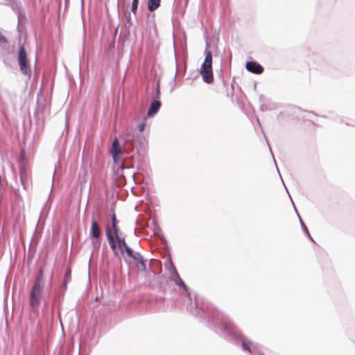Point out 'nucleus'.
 Instances as JSON below:
<instances>
[{
	"label": "nucleus",
	"mask_w": 355,
	"mask_h": 355,
	"mask_svg": "<svg viewBox=\"0 0 355 355\" xmlns=\"http://www.w3.org/2000/svg\"><path fill=\"white\" fill-rule=\"evenodd\" d=\"M220 328L230 338L240 342L244 352L250 355H264L261 345L244 336L230 319L225 318L220 322Z\"/></svg>",
	"instance_id": "1"
},
{
	"label": "nucleus",
	"mask_w": 355,
	"mask_h": 355,
	"mask_svg": "<svg viewBox=\"0 0 355 355\" xmlns=\"http://www.w3.org/2000/svg\"><path fill=\"white\" fill-rule=\"evenodd\" d=\"M44 286L43 274L40 270L35 278L30 294V304L33 309H37L40 304Z\"/></svg>",
	"instance_id": "2"
},
{
	"label": "nucleus",
	"mask_w": 355,
	"mask_h": 355,
	"mask_svg": "<svg viewBox=\"0 0 355 355\" xmlns=\"http://www.w3.org/2000/svg\"><path fill=\"white\" fill-rule=\"evenodd\" d=\"M200 73L205 83L210 84L213 82L212 54L209 51L205 52V58L200 67Z\"/></svg>",
	"instance_id": "3"
},
{
	"label": "nucleus",
	"mask_w": 355,
	"mask_h": 355,
	"mask_svg": "<svg viewBox=\"0 0 355 355\" xmlns=\"http://www.w3.org/2000/svg\"><path fill=\"white\" fill-rule=\"evenodd\" d=\"M17 61L21 72L30 77L31 75V69L29 65L27 53L23 44L19 45Z\"/></svg>",
	"instance_id": "4"
},
{
	"label": "nucleus",
	"mask_w": 355,
	"mask_h": 355,
	"mask_svg": "<svg viewBox=\"0 0 355 355\" xmlns=\"http://www.w3.org/2000/svg\"><path fill=\"white\" fill-rule=\"evenodd\" d=\"M127 258L132 259L135 261V265H136L137 268H138V270H141V271L146 270V265H145L143 257L141 256V254L140 253L135 252L132 250L131 255H126V257H125L126 261H128Z\"/></svg>",
	"instance_id": "5"
},
{
	"label": "nucleus",
	"mask_w": 355,
	"mask_h": 355,
	"mask_svg": "<svg viewBox=\"0 0 355 355\" xmlns=\"http://www.w3.org/2000/svg\"><path fill=\"white\" fill-rule=\"evenodd\" d=\"M110 152H111L112 158L114 162H116L119 158V157L121 155L122 150H121L119 141L117 138H115L113 140Z\"/></svg>",
	"instance_id": "6"
},
{
	"label": "nucleus",
	"mask_w": 355,
	"mask_h": 355,
	"mask_svg": "<svg viewBox=\"0 0 355 355\" xmlns=\"http://www.w3.org/2000/svg\"><path fill=\"white\" fill-rule=\"evenodd\" d=\"M246 69L255 74H261L263 71V67L257 62L249 61L245 64Z\"/></svg>",
	"instance_id": "7"
},
{
	"label": "nucleus",
	"mask_w": 355,
	"mask_h": 355,
	"mask_svg": "<svg viewBox=\"0 0 355 355\" xmlns=\"http://www.w3.org/2000/svg\"><path fill=\"white\" fill-rule=\"evenodd\" d=\"M116 240L121 253L123 254L125 252L126 255H131L132 249L126 244L125 239L117 236Z\"/></svg>",
	"instance_id": "8"
},
{
	"label": "nucleus",
	"mask_w": 355,
	"mask_h": 355,
	"mask_svg": "<svg viewBox=\"0 0 355 355\" xmlns=\"http://www.w3.org/2000/svg\"><path fill=\"white\" fill-rule=\"evenodd\" d=\"M105 234L111 249L112 250V251H115V250H116V248H118V244L116 243V238H114V235L112 234L111 229L109 226L107 227L106 228Z\"/></svg>",
	"instance_id": "9"
},
{
	"label": "nucleus",
	"mask_w": 355,
	"mask_h": 355,
	"mask_svg": "<svg viewBox=\"0 0 355 355\" xmlns=\"http://www.w3.org/2000/svg\"><path fill=\"white\" fill-rule=\"evenodd\" d=\"M161 107V103L158 100L153 101L148 108L147 116L148 117H153L154 115H155L157 112L159 111V108Z\"/></svg>",
	"instance_id": "10"
},
{
	"label": "nucleus",
	"mask_w": 355,
	"mask_h": 355,
	"mask_svg": "<svg viewBox=\"0 0 355 355\" xmlns=\"http://www.w3.org/2000/svg\"><path fill=\"white\" fill-rule=\"evenodd\" d=\"M137 137V135L135 134H129L127 133L124 136V144H125V148L127 150H131L134 147V141L135 138Z\"/></svg>",
	"instance_id": "11"
},
{
	"label": "nucleus",
	"mask_w": 355,
	"mask_h": 355,
	"mask_svg": "<svg viewBox=\"0 0 355 355\" xmlns=\"http://www.w3.org/2000/svg\"><path fill=\"white\" fill-rule=\"evenodd\" d=\"M101 229L97 222L93 219L91 223L90 235L94 239H100L101 236Z\"/></svg>",
	"instance_id": "12"
},
{
	"label": "nucleus",
	"mask_w": 355,
	"mask_h": 355,
	"mask_svg": "<svg viewBox=\"0 0 355 355\" xmlns=\"http://www.w3.org/2000/svg\"><path fill=\"white\" fill-rule=\"evenodd\" d=\"M160 5V0H148V9L150 12L155 11Z\"/></svg>",
	"instance_id": "13"
},
{
	"label": "nucleus",
	"mask_w": 355,
	"mask_h": 355,
	"mask_svg": "<svg viewBox=\"0 0 355 355\" xmlns=\"http://www.w3.org/2000/svg\"><path fill=\"white\" fill-rule=\"evenodd\" d=\"M174 283L179 288H182L186 291L187 294L188 295V297H189V300H191V297H190L189 291H188V287L187 286V285L185 284L184 281L181 279V277L178 278L177 280H175V282H174Z\"/></svg>",
	"instance_id": "14"
},
{
	"label": "nucleus",
	"mask_w": 355,
	"mask_h": 355,
	"mask_svg": "<svg viewBox=\"0 0 355 355\" xmlns=\"http://www.w3.org/2000/svg\"><path fill=\"white\" fill-rule=\"evenodd\" d=\"M165 268L168 271L169 275L177 270L171 259L165 263Z\"/></svg>",
	"instance_id": "15"
},
{
	"label": "nucleus",
	"mask_w": 355,
	"mask_h": 355,
	"mask_svg": "<svg viewBox=\"0 0 355 355\" xmlns=\"http://www.w3.org/2000/svg\"><path fill=\"white\" fill-rule=\"evenodd\" d=\"M112 231V234L114 235V238H116L119 235V228L117 227V225L116 223H112V227H110Z\"/></svg>",
	"instance_id": "16"
},
{
	"label": "nucleus",
	"mask_w": 355,
	"mask_h": 355,
	"mask_svg": "<svg viewBox=\"0 0 355 355\" xmlns=\"http://www.w3.org/2000/svg\"><path fill=\"white\" fill-rule=\"evenodd\" d=\"M196 307V304L193 303L192 302H190L189 304L187 305V309L192 314L196 315V313L194 312Z\"/></svg>",
	"instance_id": "17"
},
{
	"label": "nucleus",
	"mask_w": 355,
	"mask_h": 355,
	"mask_svg": "<svg viewBox=\"0 0 355 355\" xmlns=\"http://www.w3.org/2000/svg\"><path fill=\"white\" fill-rule=\"evenodd\" d=\"M92 246H93L94 250H98V249L101 246L100 239H95V240H94L92 241Z\"/></svg>",
	"instance_id": "18"
},
{
	"label": "nucleus",
	"mask_w": 355,
	"mask_h": 355,
	"mask_svg": "<svg viewBox=\"0 0 355 355\" xmlns=\"http://www.w3.org/2000/svg\"><path fill=\"white\" fill-rule=\"evenodd\" d=\"M139 1V0H132L131 10L133 13H136L137 10Z\"/></svg>",
	"instance_id": "19"
},
{
	"label": "nucleus",
	"mask_w": 355,
	"mask_h": 355,
	"mask_svg": "<svg viewBox=\"0 0 355 355\" xmlns=\"http://www.w3.org/2000/svg\"><path fill=\"white\" fill-rule=\"evenodd\" d=\"M180 275L178 272V271H175V272H172L170 274L169 279L170 280L173 281V282H175L178 278H180Z\"/></svg>",
	"instance_id": "20"
},
{
	"label": "nucleus",
	"mask_w": 355,
	"mask_h": 355,
	"mask_svg": "<svg viewBox=\"0 0 355 355\" xmlns=\"http://www.w3.org/2000/svg\"><path fill=\"white\" fill-rule=\"evenodd\" d=\"M145 126H146V123L145 122H142L141 123H140L139 125H138V130L139 132H143L145 129Z\"/></svg>",
	"instance_id": "21"
},
{
	"label": "nucleus",
	"mask_w": 355,
	"mask_h": 355,
	"mask_svg": "<svg viewBox=\"0 0 355 355\" xmlns=\"http://www.w3.org/2000/svg\"><path fill=\"white\" fill-rule=\"evenodd\" d=\"M70 276H71V271H70V270H68L65 272V275H64V277H65L64 286H66L67 279H68V278H69V277H70Z\"/></svg>",
	"instance_id": "22"
},
{
	"label": "nucleus",
	"mask_w": 355,
	"mask_h": 355,
	"mask_svg": "<svg viewBox=\"0 0 355 355\" xmlns=\"http://www.w3.org/2000/svg\"><path fill=\"white\" fill-rule=\"evenodd\" d=\"M0 42L1 43H7L8 41L6 38L0 33Z\"/></svg>",
	"instance_id": "23"
},
{
	"label": "nucleus",
	"mask_w": 355,
	"mask_h": 355,
	"mask_svg": "<svg viewBox=\"0 0 355 355\" xmlns=\"http://www.w3.org/2000/svg\"><path fill=\"white\" fill-rule=\"evenodd\" d=\"M295 209H296V208L295 207ZM295 211H296V212H297V209H295ZM297 214L298 217H299V218H300V221L301 226L302 227V229H304V227H306V225H305V224L304 223L303 220H302L301 217L300 216L299 214H298V213H297Z\"/></svg>",
	"instance_id": "24"
},
{
	"label": "nucleus",
	"mask_w": 355,
	"mask_h": 355,
	"mask_svg": "<svg viewBox=\"0 0 355 355\" xmlns=\"http://www.w3.org/2000/svg\"><path fill=\"white\" fill-rule=\"evenodd\" d=\"M114 222L116 223V218L115 214H113L112 216V223H114Z\"/></svg>",
	"instance_id": "25"
},
{
	"label": "nucleus",
	"mask_w": 355,
	"mask_h": 355,
	"mask_svg": "<svg viewBox=\"0 0 355 355\" xmlns=\"http://www.w3.org/2000/svg\"><path fill=\"white\" fill-rule=\"evenodd\" d=\"M159 97V87L157 88L156 90V98H158Z\"/></svg>",
	"instance_id": "26"
},
{
	"label": "nucleus",
	"mask_w": 355,
	"mask_h": 355,
	"mask_svg": "<svg viewBox=\"0 0 355 355\" xmlns=\"http://www.w3.org/2000/svg\"><path fill=\"white\" fill-rule=\"evenodd\" d=\"M303 230H304V232L306 234H309V230H308V229H307V227H304V228L303 229Z\"/></svg>",
	"instance_id": "27"
},
{
	"label": "nucleus",
	"mask_w": 355,
	"mask_h": 355,
	"mask_svg": "<svg viewBox=\"0 0 355 355\" xmlns=\"http://www.w3.org/2000/svg\"><path fill=\"white\" fill-rule=\"evenodd\" d=\"M114 254H115V256H118L119 255V252H118V250L117 249L115 250V251H113Z\"/></svg>",
	"instance_id": "28"
},
{
	"label": "nucleus",
	"mask_w": 355,
	"mask_h": 355,
	"mask_svg": "<svg viewBox=\"0 0 355 355\" xmlns=\"http://www.w3.org/2000/svg\"><path fill=\"white\" fill-rule=\"evenodd\" d=\"M307 236H309V239L313 242V239H312L311 236L310 235V234L309 233V234H307Z\"/></svg>",
	"instance_id": "29"
},
{
	"label": "nucleus",
	"mask_w": 355,
	"mask_h": 355,
	"mask_svg": "<svg viewBox=\"0 0 355 355\" xmlns=\"http://www.w3.org/2000/svg\"><path fill=\"white\" fill-rule=\"evenodd\" d=\"M24 172H22V171L20 173L21 178H22V177H23V175H24Z\"/></svg>",
	"instance_id": "30"
}]
</instances>
